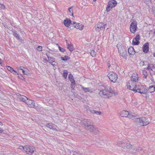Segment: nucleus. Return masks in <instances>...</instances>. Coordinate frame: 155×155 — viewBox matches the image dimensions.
Instances as JSON below:
<instances>
[{
  "label": "nucleus",
  "mask_w": 155,
  "mask_h": 155,
  "mask_svg": "<svg viewBox=\"0 0 155 155\" xmlns=\"http://www.w3.org/2000/svg\"><path fill=\"white\" fill-rule=\"evenodd\" d=\"M104 88L101 90L99 94L105 98H109L114 95L117 94L115 90H113L110 87L106 86L103 87Z\"/></svg>",
  "instance_id": "nucleus-1"
},
{
  "label": "nucleus",
  "mask_w": 155,
  "mask_h": 155,
  "mask_svg": "<svg viewBox=\"0 0 155 155\" xmlns=\"http://www.w3.org/2000/svg\"><path fill=\"white\" fill-rule=\"evenodd\" d=\"M82 123L85 126L86 129L90 132L95 134L98 133L99 131L98 129L96 127L90 124V121L89 120L84 119L82 121Z\"/></svg>",
  "instance_id": "nucleus-2"
},
{
  "label": "nucleus",
  "mask_w": 155,
  "mask_h": 155,
  "mask_svg": "<svg viewBox=\"0 0 155 155\" xmlns=\"http://www.w3.org/2000/svg\"><path fill=\"white\" fill-rule=\"evenodd\" d=\"M82 123L85 126L86 129L90 132L95 134L98 133L99 131L98 129L96 127L90 124V121L89 120L84 119L82 121Z\"/></svg>",
  "instance_id": "nucleus-3"
},
{
  "label": "nucleus",
  "mask_w": 155,
  "mask_h": 155,
  "mask_svg": "<svg viewBox=\"0 0 155 155\" xmlns=\"http://www.w3.org/2000/svg\"><path fill=\"white\" fill-rule=\"evenodd\" d=\"M136 124L141 126H146L149 124L150 122L148 119L142 117L136 119Z\"/></svg>",
  "instance_id": "nucleus-4"
},
{
  "label": "nucleus",
  "mask_w": 155,
  "mask_h": 155,
  "mask_svg": "<svg viewBox=\"0 0 155 155\" xmlns=\"http://www.w3.org/2000/svg\"><path fill=\"white\" fill-rule=\"evenodd\" d=\"M117 47L120 55L124 59H126L127 53L125 48L123 46L118 45H117Z\"/></svg>",
  "instance_id": "nucleus-5"
},
{
  "label": "nucleus",
  "mask_w": 155,
  "mask_h": 155,
  "mask_svg": "<svg viewBox=\"0 0 155 155\" xmlns=\"http://www.w3.org/2000/svg\"><path fill=\"white\" fill-rule=\"evenodd\" d=\"M107 77L110 81L114 83H115L118 77L117 74L113 71H110L107 74Z\"/></svg>",
  "instance_id": "nucleus-6"
},
{
  "label": "nucleus",
  "mask_w": 155,
  "mask_h": 155,
  "mask_svg": "<svg viewBox=\"0 0 155 155\" xmlns=\"http://www.w3.org/2000/svg\"><path fill=\"white\" fill-rule=\"evenodd\" d=\"M147 91L146 86L140 85L137 87L135 92H138L141 94H145L147 93Z\"/></svg>",
  "instance_id": "nucleus-7"
},
{
  "label": "nucleus",
  "mask_w": 155,
  "mask_h": 155,
  "mask_svg": "<svg viewBox=\"0 0 155 155\" xmlns=\"http://www.w3.org/2000/svg\"><path fill=\"white\" fill-rule=\"evenodd\" d=\"M137 23L136 21L134 20L131 23L130 27V31L134 33L137 29Z\"/></svg>",
  "instance_id": "nucleus-8"
},
{
  "label": "nucleus",
  "mask_w": 155,
  "mask_h": 155,
  "mask_svg": "<svg viewBox=\"0 0 155 155\" xmlns=\"http://www.w3.org/2000/svg\"><path fill=\"white\" fill-rule=\"evenodd\" d=\"M106 24L103 22L98 23L95 26V30L96 31L99 32L101 30H104L105 29Z\"/></svg>",
  "instance_id": "nucleus-9"
},
{
  "label": "nucleus",
  "mask_w": 155,
  "mask_h": 155,
  "mask_svg": "<svg viewBox=\"0 0 155 155\" xmlns=\"http://www.w3.org/2000/svg\"><path fill=\"white\" fill-rule=\"evenodd\" d=\"M127 88L132 90L135 92L136 89L137 88L136 82L130 81L127 84Z\"/></svg>",
  "instance_id": "nucleus-10"
},
{
  "label": "nucleus",
  "mask_w": 155,
  "mask_h": 155,
  "mask_svg": "<svg viewBox=\"0 0 155 155\" xmlns=\"http://www.w3.org/2000/svg\"><path fill=\"white\" fill-rule=\"evenodd\" d=\"M25 151L27 153V154L31 155L35 151V148L28 145H26L25 146Z\"/></svg>",
  "instance_id": "nucleus-11"
},
{
  "label": "nucleus",
  "mask_w": 155,
  "mask_h": 155,
  "mask_svg": "<svg viewBox=\"0 0 155 155\" xmlns=\"http://www.w3.org/2000/svg\"><path fill=\"white\" fill-rule=\"evenodd\" d=\"M146 70L150 72L151 74H154L155 73V66L153 64H149Z\"/></svg>",
  "instance_id": "nucleus-12"
},
{
  "label": "nucleus",
  "mask_w": 155,
  "mask_h": 155,
  "mask_svg": "<svg viewBox=\"0 0 155 155\" xmlns=\"http://www.w3.org/2000/svg\"><path fill=\"white\" fill-rule=\"evenodd\" d=\"M120 115L121 117H128L130 119H132L134 117V116L129 114L128 112L127 111L123 110L121 111L120 113Z\"/></svg>",
  "instance_id": "nucleus-13"
},
{
  "label": "nucleus",
  "mask_w": 155,
  "mask_h": 155,
  "mask_svg": "<svg viewBox=\"0 0 155 155\" xmlns=\"http://www.w3.org/2000/svg\"><path fill=\"white\" fill-rule=\"evenodd\" d=\"M72 24L74 25V26L75 28L80 30H82L84 27V25L80 23H77L75 21H73Z\"/></svg>",
  "instance_id": "nucleus-14"
},
{
  "label": "nucleus",
  "mask_w": 155,
  "mask_h": 155,
  "mask_svg": "<svg viewBox=\"0 0 155 155\" xmlns=\"http://www.w3.org/2000/svg\"><path fill=\"white\" fill-rule=\"evenodd\" d=\"M140 36L139 35H136L135 37L134 38L132 41V44L134 45H137L139 44V41L140 40Z\"/></svg>",
  "instance_id": "nucleus-15"
},
{
  "label": "nucleus",
  "mask_w": 155,
  "mask_h": 155,
  "mask_svg": "<svg viewBox=\"0 0 155 155\" xmlns=\"http://www.w3.org/2000/svg\"><path fill=\"white\" fill-rule=\"evenodd\" d=\"M138 74L136 73H133L131 77V80L132 82H136L138 81Z\"/></svg>",
  "instance_id": "nucleus-16"
},
{
  "label": "nucleus",
  "mask_w": 155,
  "mask_h": 155,
  "mask_svg": "<svg viewBox=\"0 0 155 155\" xmlns=\"http://www.w3.org/2000/svg\"><path fill=\"white\" fill-rule=\"evenodd\" d=\"M25 103L30 107H33L35 106V103L34 101L32 100H29L28 98L27 99Z\"/></svg>",
  "instance_id": "nucleus-17"
},
{
  "label": "nucleus",
  "mask_w": 155,
  "mask_h": 155,
  "mask_svg": "<svg viewBox=\"0 0 155 155\" xmlns=\"http://www.w3.org/2000/svg\"><path fill=\"white\" fill-rule=\"evenodd\" d=\"M64 23L66 27H68L70 26L71 24H72V22L70 19L67 18L64 21Z\"/></svg>",
  "instance_id": "nucleus-18"
},
{
  "label": "nucleus",
  "mask_w": 155,
  "mask_h": 155,
  "mask_svg": "<svg viewBox=\"0 0 155 155\" xmlns=\"http://www.w3.org/2000/svg\"><path fill=\"white\" fill-rule=\"evenodd\" d=\"M6 67L8 70L12 73L15 74H18L17 71L15 70L14 69L11 67L9 66H7Z\"/></svg>",
  "instance_id": "nucleus-19"
},
{
  "label": "nucleus",
  "mask_w": 155,
  "mask_h": 155,
  "mask_svg": "<svg viewBox=\"0 0 155 155\" xmlns=\"http://www.w3.org/2000/svg\"><path fill=\"white\" fill-rule=\"evenodd\" d=\"M149 44L147 42L145 43L143 47V51L145 53H147L149 51Z\"/></svg>",
  "instance_id": "nucleus-20"
},
{
  "label": "nucleus",
  "mask_w": 155,
  "mask_h": 155,
  "mask_svg": "<svg viewBox=\"0 0 155 155\" xmlns=\"http://www.w3.org/2000/svg\"><path fill=\"white\" fill-rule=\"evenodd\" d=\"M128 52L129 55H134L135 51L133 47H130L128 49Z\"/></svg>",
  "instance_id": "nucleus-21"
},
{
  "label": "nucleus",
  "mask_w": 155,
  "mask_h": 155,
  "mask_svg": "<svg viewBox=\"0 0 155 155\" xmlns=\"http://www.w3.org/2000/svg\"><path fill=\"white\" fill-rule=\"evenodd\" d=\"M108 4L112 7H114L116 5L117 3L115 0H110Z\"/></svg>",
  "instance_id": "nucleus-22"
},
{
  "label": "nucleus",
  "mask_w": 155,
  "mask_h": 155,
  "mask_svg": "<svg viewBox=\"0 0 155 155\" xmlns=\"http://www.w3.org/2000/svg\"><path fill=\"white\" fill-rule=\"evenodd\" d=\"M125 141L123 140H121V141H118L117 143V144L120 147H121L123 148H125Z\"/></svg>",
  "instance_id": "nucleus-23"
},
{
  "label": "nucleus",
  "mask_w": 155,
  "mask_h": 155,
  "mask_svg": "<svg viewBox=\"0 0 155 155\" xmlns=\"http://www.w3.org/2000/svg\"><path fill=\"white\" fill-rule=\"evenodd\" d=\"M148 91L150 93L155 91V85H151L148 88Z\"/></svg>",
  "instance_id": "nucleus-24"
},
{
  "label": "nucleus",
  "mask_w": 155,
  "mask_h": 155,
  "mask_svg": "<svg viewBox=\"0 0 155 155\" xmlns=\"http://www.w3.org/2000/svg\"><path fill=\"white\" fill-rule=\"evenodd\" d=\"M19 98L20 100L25 103L28 98L25 96L20 95Z\"/></svg>",
  "instance_id": "nucleus-25"
},
{
  "label": "nucleus",
  "mask_w": 155,
  "mask_h": 155,
  "mask_svg": "<svg viewBox=\"0 0 155 155\" xmlns=\"http://www.w3.org/2000/svg\"><path fill=\"white\" fill-rule=\"evenodd\" d=\"M82 88L85 92H92V91L91 88L89 87H84L82 86Z\"/></svg>",
  "instance_id": "nucleus-26"
},
{
  "label": "nucleus",
  "mask_w": 155,
  "mask_h": 155,
  "mask_svg": "<svg viewBox=\"0 0 155 155\" xmlns=\"http://www.w3.org/2000/svg\"><path fill=\"white\" fill-rule=\"evenodd\" d=\"M67 48L70 51H72L74 50V48L73 45L71 44H68Z\"/></svg>",
  "instance_id": "nucleus-27"
},
{
  "label": "nucleus",
  "mask_w": 155,
  "mask_h": 155,
  "mask_svg": "<svg viewBox=\"0 0 155 155\" xmlns=\"http://www.w3.org/2000/svg\"><path fill=\"white\" fill-rule=\"evenodd\" d=\"M131 145L130 144L129 141H127L126 142L125 144V147L124 148L128 149L131 147Z\"/></svg>",
  "instance_id": "nucleus-28"
},
{
  "label": "nucleus",
  "mask_w": 155,
  "mask_h": 155,
  "mask_svg": "<svg viewBox=\"0 0 155 155\" xmlns=\"http://www.w3.org/2000/svg\"><path fill=\"white\" fill-rule=\"evenodd\" d=\"M47 127L50 129L56 130V128L53 125V124L52 123H49L47 124Z\"/></svg>",
  "instance_id": "nucleus-29"
},
{
  "label": "nucleus",
  "mask_w": 155,
  "mask_h": 155,
  "mask_svg": "<svg viewBox=\"0 0 155 155\" xmlns=\"http://www.w3.org/2000/svg\"><path fill=\"white\" fill-rule=\"evenodd\" d=\"M146 68H144L143 71V74L144 75L143 78L145 79L147 77L148 75V74L147 73Z\"/></svg>",
  "instance_id": "nucleus-30"
},
{
  "label": "nucleus",
  "mask_w": 155,
  "mask_h": 155,
  "mask_svg": "<svg viewBox=\"0 0 155 155\" xmlns=\"http://www.w3.org/2000/svg\"><path fill=\"white\" fill-rule=\"evenodd\" d=\"M46 55L48 58V62H49L50 64L51 63H54V61L53 58H52L49 57L47 54H46Z\"/></svg>",
  "instance_id": "nucleus-31"
},
{
  "label": "nucleus",
  "mask_w": 155,
  "mask_h": 155,
  "mask_svg": "<svg viewBox=\"0 0 155 155\" xmlns=\"http://www.w3.org/2000/svg\"><path fill=\"white\" fill-rule=\"evenodd\" d=\"M90 111L91 113L93 114H95L97 115H101V112L100 111H98L95 110H90Z\"/></svg>",
  "instance_id": "nucleus-32"
},
{
  "label": "nucleus",
  "mask_w": 155,
  "mask_h": 155,
  "mask_svg": "<svg viewBox=\"0 0 155 155\" xmlns=\"http://www.w3.org/2000/svg\"><path fill=\"white\" fill-rule=\"evenodd\" d=\"M147 82L148 84L150 85H153L155 83L153 79L152 78H150V81H147Z\"/></svg>",
  "instance_id": "nucleus-33"
},
{
  "label": "nucleus",
  "mask_w": 155,
  "mask_h": 155,
  "mask_svg": "<svg viewBox=\"0 0 155 155\" xmlns=\"http://www.w3.org/2000/svg\"><path fill=\"white\" fill-rule=\"evenodd\" d=\"M27 68H25L24 67H23V68H22L21 69V71H22V72L24 74L28 75V72L26 71Z\"/></svg>",
  "instance_id": "nucleus-34"
},
{
  "label": "nucleus",
  "mask_w": 155,
  "mask_h": 155,
  "mask_svg": "<svg viewBox=\"0 0 155 155\" xmlns=\"http://www.w3.org/2000/svg\"><path fill=\"white\" fill-rule=\"evenodd\" d=\"M70 58L68 56L65 55L64 57H61V60L63 61H67Z\"/></svg>",
  "instance_id": "nucleus-35"
},
{
  "label": "nucleus",
  "mask_w": 155,
  "mask_h": 155,
  "mask_svg": "<svg viewBox=\"0 0 155 155\" xmlns=\"http://www.w3.org/2000/svg\"><path fill=\"white\" fill-rule=\"evenodd\" d=\"M68 74V72L67 70H64L63 71V76L65 79L67 78Z\"/></svg>",
  "instance_id": "nucleus-36"
},
{
  "label": "nucleus",
  "mask_w": 155,
  "mask_h": 155,
  "mask_svg": "<svg viewBox=\"0 0 155 155\" xmlns=\"http://www.w3.org/2000/svg\"><path fill=\"white\" fill-rule=\"evenodd\" d=\"M113 7L108 4L106 8V11L108 12H109Z\"/></svg>",
  "instance_id": "nucleus-37"
},
{
  "label": "nucleus",
  "mask_w": 155,
  "mask_h": 155,
  "mask_svg": "<svg viewBox=\"0 0 155 155\" xmlns=\"http://www.w3.org/2000/svg\"><path fill=\"white\" fill-rule=\"evenodd\" d=\"M91 55L92 57H95L96 54V52L94 50H91L90 52Z\"/></svg>",
  "instance_id": "nucleus-38"
},
{
  "label": "nucleus",
  "mask_w": 155,
  "mask_h": 155,
  "mask_svg": "<svg viewBox=\"0 0 155 155\" xmlns=\"http://www.w3.org/2000/svg\"><path fill=\"white\" fill-rule=\"evenodd\" d=\"M69 79L70 81H75L74 78H73V76L72 74H70L68 76Z\"/></svg>",
  "instance_id": "nucleus-39"
},
{
  "label": "nucleus",
  "mask_w": 155,
  "mask_h": 155,
  "mask_svg": "<svg viewBox=\"0 0 155 155\" xmlns=\"http://www.w3.org/2000/svg\"><path fill=\"white\" fill-rule=\"evenodd\" d=\"M71 87L72 89L74 90V88L75 87V81H71Z\"/></svg>",
  "instance_id": "nucleus-40"
},
{
  "label": "nucleus",
  "mask_w": 155,
  "mask_h": 155,
  "mask_svg": "<svg viewBox=\"0 0 155 155\" xmlns=\"http://www.w3.org/2000/svg\"><path fill=\"white\" fill-rule=\"evenodd\" d=\"M14 35L18 40H20V38L19 35L15 31L14 33Z\"/></svg>",
  "instance_id": "nucleus-41"
},
{
  "label": "nucleus",
  "mask_w": 155,
  "mask_h": 155,
  "mask_svg": "<svg viewBox=\"0 0 155 155\" xmlns=\"http://www.w3.org/2000/svg\"><path fill=\"white\" fill-rule=\"evenodd\" d=\"M131 104L132 106L136 107L137 106V103L134 101H132L131 103Z\"/></svg>",
  "instance_id": "nucleus-42"
},
{
  "label": "nucleus",
  "mask_w": 155,
  "mask_h": 155,
  "mask_svg": "<svg viewBox=\"0 0 155 155\" xmlns=\"http://www.w3.org/2000/svg\"><path fill=\"white\" fill-rule=\"evenodd\" d=\"M0 8L2 9L5 10V5L3 4L0 3Z\"/></svg>",
  "instance_id": "nucleus-43"
},
{
  "label": "nucleus",
  "mask_w": 155,
  "mask_h": 155,
  "mask_svg": "<svg viewBox=\"0 0 155 155\" xmlns=\"http://www.w3.org/2000/svg\"><path fill=\"white\" fill-rule=\"evenodd\" d=\"M58 48L59 50L62 52H64L65 51L64 48H61L60 46H58Z\"/></svg>",
  "instance_id": "nucleus-44"
},
{
  "label": "nucleus",
  "mask_w": 155,
  "mask_h": 155,
  "mask_svg": "<svg viewBox=\"0 0 155 155\" xmlns=\"http://www.w3.org/2000/svg\"><path fill=\"white\" fill-rule=\"evenodd\" d=\"M37 50L38 51H41L42 50V47L41 46H39L37 48Z\"/></svg>",
  "instance_id": "nucleus-45"
},
{
  "label": "nucleus",
  "mask_w": 155,
  "mask_h": 155,
  "mask_svg": "<svg viewBox=\"0 0 155 155\" xmlns=\"http://www.w3.org/2000/svg\"><path fill=\"white\" fill-rule=\"evenodd\" d=\"M144 64H145L144 61H140V66H142L144 65Z\"/></svg>",
  "instance_id": "nucleus-46"
},
{
  "label": "nucleus",
  "mask_w": 155,
  "mask_h": 155,
  "mask_svg": "<svg viewBox=\"0 0 155 155\" xmlns=\"http://www.w3.org/2000/svg\"><path fill=\"white\" fill-rule=\"evenodd\" d=\"M72 8V7H69L68 8V10H69V11L70 12V13H71L72 14V15L73 16V12H72V11H71V9Z\"/></svg>",
  "instance_id": "nucleus-47"
},
{
  "label": "nucleus",
  "mask_w": 155,
  "mask_h": 155,
  "mask_svg": "<svg viewBox=\"0 0 155 155\" xmlns=\"http://www.w3.org/2000/svg\"><path fill=\"white\" fill-rule=\"evenodd\" d=\"M23 66H20L19 67H17V69L18 70H21V69H22V68H23Z\"/></svg>",
  "instance_id": "nucleus-48"
},
{
  "label": "nucleus",
  "mask_w": 155,
  "mask_h": 155,
  "mask_svg": "<svg viewBox=\"0 0 155 155\" xmlns=\"http://www.w3.org/2000/svg\"><path fill=\"white\" fill-rule=\"evenodd\" d=\"M19 149L21 150H25V146L24 147L22 146H20L19 147Z\"/></svg>",
  "instance_id": "nucleus-49"
},
{
  "label": "nucleus",
  "mask_w": 155,
  "mask_h": 155,
  "mask_svg": "<svg viewBox=\"0 0 155 155\" xmlns=\"http://www.w3.org/2000/svg\"><path fill=\"white\" fill-rule=\"evenodd\" d=\"M51 64L53 65V66H56L57 65V63H56L55 61H54V63H51Z\"/></svg>",
  "instance_id": "nucleus-50"
},
{
  "label": "nucleus",
  "mask_w": 155,
  "mask_h": 155,
  "mask_svg": "<svg viewBox=\"0 0 155 155\" xmlns=\"http://www.w3.org/2000/svg\"><path fill=\"white\" fill-rule=\"evenodd\" d=\"M19 78H20V79H21L22 80H23L24 78V77H23V76L21 75L20 76H19Z\"/></svg>",
  "instance_id": "nucleus-51"
},
{
  "label": "nucleus",
  "mask_w": 155,
  "mask_h": 155,
  "mask_svg": "<svg viewBox=\"0 0 155 155\" xmlns=\"http://www.w3.org/2000/svg\"><path fill=\"white\" fill-rule=\"evenodd\" d=\"M3 132V130L2 128H0V133H2Z\"/></svg>",
  "instance_id": "nucleus-52"
},
{
  "label": "nucleus",
  "mask_w": 155,
  "mask_h": 155,
  "mask_svg": "<svg viewBox=\"0 0 155 155\" xmlns=\"http://www.w3.org/2000/svg\"><path fill=\"white\" fill-rule=\"evenodd\" d=\"M44 60L45 61H46L47 62H48V60L46 59H44Z\"/></svg>",
  "instance_id": "nucleus-53"
},
{
  "label": "nucleus",
  "mask_w": 155,
  "mask_h": 155,
  "mask_svg": "<svg viewBox=\"0 0 155 155\" xmlns=\"http://www.w3.org/2000/svg\"><path fill=\"white\" fill-rule=\"evenodd\" d=\"M2 123L0 121V126H2Z\"/></svg>",
  "instance_id": "nucleus-54"
},
{
  "label": "nucleus",
  "mask_w": 155,
  "mask_h": 155,
  "mask_svg": "<svg viewBox=\"0 0 155 155\" xmlns=\"http://www.w3.org/2000/svg\"><path fill=\"white\" fill-rule=\"evenodd\" d=\"M108 67H110V64H108Z\"/></svg>",
  "instance_id": "nucleus-55"
},
{
  "label": "nucleus",
  "mask_w": 155,
  "mask_h": 155,
  "mask_svg": "<svg viewBox=\"0 0 155 155\" xmlns=\"http://www.w3.org/2000/svg\"><path fill=\"white\" fill-rule=\"evenodd\" d=\"M153 55L155 57V52L153 54Z\"/></svg>",
  "instance_id": "nucleus-56"
},
{
  "label": "nucleus",
  "mask_w": 155,
  "mask_h": 155,
  "mask_svg": "<svg viewBox=\"0 0 155 155\" xmlns=\"http://www.w3.org/2000/svg\"><path fill=\"white\" fill-rule=\"evenodd\" d=\"M1 59H0V64H1Z\"/></svg>",
  "instance_id": "nucleus-57"
},
{
  "label": "nucleus",
  "mask_w": 155,
  "mask_h": 155,
  "mask_svg": "<svg viewBox=\"0 0 155 155\" xmlns=\"http://www.w3.org/2000/svg\"><path fill=\"white\" fill-rule=\"evenodd\" d=\"M154 34H155V30L154 31Z\"/></svg>",
  "instance_id": "nucleus-58"
},
{
  "label": "nucleus",
  "mask_w": 155,
  "mask_h": 155,
  "mask_svg": "<svg viewBox=\"0 0 155 155\" xmlns=\"http://www.w3.org/2000/svg\"><path fill=\"white\" fill-rule=\"evenodd\" d=\"M96 0H93V1H95Z\"/></svg>",
  "instance_id": "nucleus-59"
},
{
  "label": "nucleus",
  "mask_w": 155,
  "mask_h": 155,
  "mask_svg": "<svg viewBox=\"0 0 155 155\" xmlns=\"http://www.w3.org/2000/svg\"><path fill=\"white\" fill-rule=\"evenodd\" d=\"M74 155H75V153H74Z\"/></svg>",
  "instance_id": "nucleus-60"
}]
</instances>
